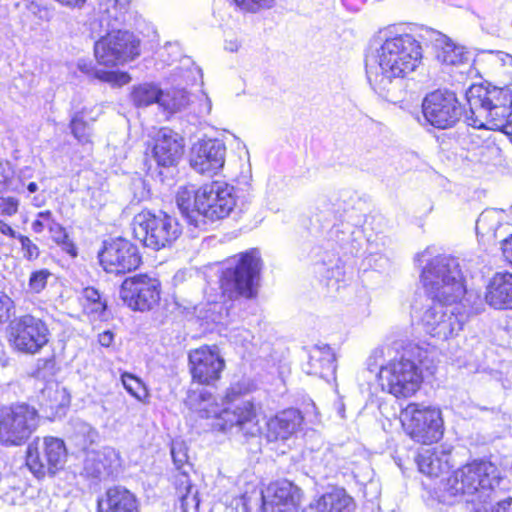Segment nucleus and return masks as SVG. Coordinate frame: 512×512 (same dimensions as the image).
<instances>
[{
	"label": "nucleus",
	"instance_id": "nucleus-1",
	"mask_svg": "<svg viewBox=\"0 0 512 512\" xmlns=\"http://www.w3.org/2000/svg\"><path fill=\"white\" fill-rule=\"evenodd\" d=\"M132 0H100L98 16L91 23L92 33L100 38L94 44L98 64L131 62L141 54V41L128 30L120 27L126 22V14Z\"/></svg>",
	"mask_w": 512,
	"mask_h": 512
},
{
	"label": "nucleus",
	"instance_id": "nucleus-2",
	"mask_svg": "<svg viewBox=\"0 0 512 512\" xmlns=\"http://www.w3.org/2000/svg\"><path fill=\"white\" fill-rule=\"evenodd\" d=\"M176 204L191 224L199 225L198 217L211 221L230 215L236 206L235 189L222 181L206 183L197 190L194 186H182L176 194Z\"/></svg>",
	"mask_w": 512,
	"mask_h": 512
},
{
	"label": "nucleus",
	"instance_id": "nucleus-3",
	"mask_svg": "<svg viewBox=\"0 0 512 512\" xmlns=\"http://www.w3.org/2000/svg\"><path fill=\"white\" fill-rule=\"evenodd\" d=\"M467 119L475 128L503 130L512 135V92L509 88L471 85L466 91Z\"/></svg>",
	"mask_w": 512,
	"mask_h": 512
},
{
	"label": "nucleus",
	"instance_id": "nucleus-4",
	"mask_svg": "<svg viewBox=\"0 0 512 512\" xmlns=\"http://www.w3.org/2000/svg\"><path fill=\"white\" fill-rule=\"evenodd\" d=\"M501 480L498 468L489 461H473L456 470L444 485V501L458 498L467 502H486Z\"/></svg>",
	"mask_w": 512,
	"mask_h": 512
},
{
	"label": "nucleus",
	"instance_id": "nucleus-5",
	"mask_svg": "<svg viewBox=\"0 0 512 512\" xmlns=\"http://www.w3.org/2000/svg\"><path fill=\"white\" fill-rule=\"evenodd\" d=\"M421 37L428 41L433 49L428 39V30ZM432 52L431 60L436 61L434 50ZM422 59L430 60L424 55L422 45L414 35H393L389 28L380 29L375 33L365 50V64H416Z\"/></svg>",
	"mask_w": 512,
	"mask_h": 512
},
{
	"label": "nucleus",
	"instance_id": "nucleus-6",
	"mask_svg": "<svg viewBox=\"0 0 512 512\" xmlns=\"http://www.w3.org/2000/svg\"><path fill=\"white\" fill-rule=\"evenodd\" d=\"M421 281L431 300L460 302L466 293L459 263L452 257L432 259L423 268Z\"/></svg>",
	"mask_w": 512,
	"mask_h": 512
},
{
	"label": "nucleus",
	"instance_id": "nucleus-7",
	"mask_svg": "<svg viewBox=\"0 0 512 512\" xmlns=\"http://www.w3.org/2000/svg\"><path fill=\"white\" fill-rule=\"evenodd\" d=\"M420 347L413 346L404 351L399 359L381 367L379 380L384 391L397 398H408L420 388L423 377L419 368L422 354Z\"/></svg>",
	"mask_w": 512,
	"mask_h": 512
},
{
	"label": "nucleus",
	"instance_id": "nucleus-8",
	"mask_svg": "<svg viewBox=\"0 0 512 512\" xmlns=\"http://www.w3.org/2000/svg\"><path fill=\"white\" fill-rule=\"evenodd\" d=\"M199 408L201 417H214L213 427L221 432L245 438L257 437L261 434V426L257 418L254 404L243 401L233 407L218 410L214 403L205 404Z\"/></svg>",
	"mask_w": 512,
	"mask_h": 512
},
{
	"label": "nucleus",
	"instance_id": "nucleus-9",
	"mask_svg": "<svg viewBox=\"0 0 512 512\" xmlns=\"http://www.w3.org/2000/svg\"><path fill=\"white\" fill-rule=\"evenodd\" d=\"M260 267V255L256 249L242 253L230 260L220 278L223 295L231 300L239 296L253 297L255 295V279L260 272Z\"/></svg>",
	"mask_w": 512,
	"mask_h": 512
},
{
	"label": "nucleus",
	"instance_id": "nucleus-10",
	"mask_svg": "<svg viewBox=\"0 0 512 512\" xmlns=\"http://www.w3.org/2000/svg\"><path fill=\"white\" fill-rule=\"evenodd\" d=\"M428 35L435 52V60L440 64H512V55L506 52L469 49L436 30L428 31Z\"/></svg>",
	"mask_w": 512,
	"mask_h": 512
},
{
	"label": "nucleus",
	"instance_id": "nucleus-11",
	"mask_svg": "<svg viewBox=\"0 0 512 512\" xmlns=\"http://www.w3.org/2000/svg\"><path fill=\"white\" fill-rule=\"evenodd\" d=\"M40 423L38 411L26 403L0 408V445L17 447L25 444Z\"/></svg>",
	"mask_w": 512,
	"mask_h": 512
},
{
	"label": "nucleus",
	"instance_id": "nucleus-12",
	"mask_svg": "<svg viewBox=\"0 0 512 512\" xmlns=\"http://www.w3.org/2000/svg\"><path fill=\"white\" fill-rule=\"evenodd\" d=\"M466 319L460 302L432 300L423 312L421 323L430 336L447 340L458 335Z\"/></svg>",
	"mask_w": 512,
	"mask_h": 512
},
{
	"label": "nucleus",
	"instance_id": "nucleus-13",
	"mask_svg": "<svg viewBox=\"0 0 512 512\" xmlns=\"http://www.w3.org/2000/svg\"><path fill=\"white\" fill-rule=\"evenodd\" d=\"M133 231L146 247L154 250L171 245L181 234L175 218L166 213L153 214L149 211H142L135 216Z\"/></svg>",
	"mask_w": 512,
	"mask_h": 512
},
{
	"label": "nucleus",
	"instance_id": "nucleus-14",
	"mask_svg": "<svg viewBox=\"0 0 512 512\" xmlns=\"http://www.w3.org/2000/svg\"><path fill=\"white\" fill-rule=\"evenodd\" d=\"M404 431L415 441L428 444L443 435V419L437 408L410 403L400 412Z\"/></svg>",
	"mask_w": 512,
	"mask_h": 512
},
{
	"label": "nucleus",
	"instance_id": "nucleus-15",
	"mask_svg": "<svg viewBox=\"0 0 512 512\" xmlns=\"http://www.w3.org/2000/svg\"><path fill=\"white\" fill-rule=\"evenodd\" d=\"M8 340L19 352L38 353L49 341V329L46 323L31 314L12 319L8 325Z\"/></svg>",
	"mask_w": 512,
	"mask_h": 512
},
{
	"label": "nucleus",
	"instance_id": "nucleus-16",
	"mask_svg": "<svg viewBox=\"0 0 512 512\" xmlns=\"http://www.w3.org/2000/svg\"><path fill=\"white\" fill-rule=\"evenodd\" d=\"M67 456L64 441L56 437L37 438L29 444L26 464L38 478L48 472L54 474L64 465Z\"/></svg>",
	"mask_w": 512,
	"mask_h": 512
},
{
	"label": "nucleus",
	"instance_id": "nucleus-17",
	"mask_svg": "<svg viewBox=\"0 0 512 512\" xmlns=\"http://www.w3.org/2000/svg\"><path fill=\"white\" fill-rule=\"evenodd\" d=\"M422 111L425 120L438 129L454 126L462 115L461 105L454 92L435 90L423 99Z\"/></svg>",
	"mask_w": 512,
	"mask_h": 512
},
{
	"label": "nucleus",
	"instance_id": "nucleus-18",
	"mask_svg": "<svg viewBox=\"0 0 512 512\" xmlns=\"http://www.w3.org/2000/svg\"><path fill=\"white\" fill-rule=\"evenodd\" d=\"M98 257L104 270L109 273L130 272L141 263L138 248L124 238L105 241Z\"/></svg>",
	"mask_w": 512,
	"mask_h": 512
},
{
	"label": "nucleus",
	"instance_id": "nucleus-19",
	"mask_svg": "<svg viewBox=\"0 0 512 512\" xmlns=\"http://www.w3.org/2000/svg\"><path fill=\"white\" fill-rule=\"evenodd\" d=\"M119 296L133 310H150L160 299L159 282L147 275L127 278L120 287Z\"/></svg>",
	"mask_w": 512,
	"mask_h": 512
},
{
	"label": "nucleus",
	"instance_id": "nucleus-20",
	"mask_svg": "<svg viewBox=\"0 0 512 512\" xmlns=\"http://www.w3.org/2000/svg\"><path fill=\"white\" fill-rule=\"evenodd\" d=\"M189 364L193 380L205 385L219 380L225 367L224 359L216 346H201L190 351Z\"/></svg>",
	"mask_w": 512,
	"mask_h": 512
},
{
	"label": "nucleus",
	"instance_id": "nucleus-21",
	"mask_svg": "<svg viewBox=\"0 0 512 512\" xmlns=\"http://www.w3.org/2000/svg\"><path fill=\"white\" fill-rule=\"evenodd\" d=\"M226 146L218 139L197 142L191 153L190 164L200 174H216L225 164Z\"/></svg>",
	"mask_w": 512,
	"mask_h": 512
},
{
	"label": "nucleus",
	"instance_id": "nucleus-22",
	"mask_svg": "<svg viewBox=\"0 0 512 512\" xmlns=\"http://www.w3.org/2000/svg\"><path fill=\"white\" fill-rule=\"evenodd\" d=\"M301 500V490L292 482L281 480L270 484L262 495L264 512H290L297 508Z\"/></svg>",
	"mask_w": 512,
	"mask_h": 512
},
{
	"label": "nucleus",
	"instance_id": "nucleus-23",
	"mask_svg": "<svg viewBox=\"0 0 512 512\" xmlns=\"http://www.w3.org/2000/svg\"><path fill=\"white\" fill-rule=\"evenodd\" d=\"M303 421L301 413L296 409H286L269 418L266 423L268 441H285L294 435Z\"/></svg>",
	"mask_w": 512,
	"mask_h": 512
},
{
	"label": "nucleus",
	"instance_id": "nucleus-24",
	"mask_svg": "<svg viewBox=\"0 0 512 512\" xmlns=\"http://www.w3.org/2000/svg\"><path fill=\"white\" fill-rule=\"evenodd\" d=\"M366 75L371 87L389 100L393 87L398 86L409 72L400 66H366Z\"/></svg>",
	"mask_w": 512,
	"mask_h": 512
},
{
	"label": "nucleus",
	"instance_id": "nucleus-25",
	"mask_svg": "<svg viewBox=\"0 0 512 512\" xmlns=\"http://www.w3.org/2000/svg\"><path fill=\"white\" fill-rule=\"evenodd\" d=\"M183 154L182 139L171 130H161L155 140L153 156L161 166H173Z\"/></svg>",
	"mask_w": 512,
	"mask_h": 512
},
{
	"label": "nucleus",
	"instance_id": "nucleus-26",
	"mask_svg": "<svg viewBox=\"0 0 512 512\" xmlns=\"http://www.w3.org/2000/svg\"><path fill=\"white\" fill-rule=\"evenodd\" d=\"M485 300L495 309H512V274H494L486 287Z\"/></svg>",
	"mask_w": 512,
	"mask_h": 512
},
{
	"label": "nucleus",
	"instance_id": "nucleus-27",
	"mask_svg": "<svg viewBox=\"0 0 512 512\" xmlns=\"http://www.w3.org/2000/svg\"><path fill=\"white\" fill-rule=\"evenodd\" d=\"M335 361V354L328 345H316L309 350L308 361L303 369L309 375L329 380L336 371Z\"/></svg>",
	"mask_w": 512,
	"mask_h": 512
},
{
	"label": "nucleus",
	"instance_id": "nucleus-28",
	"mask_svg": "<svg viewBox=\"0 0 512 512\" xmlns=\"http://www.w3.org/2000/svg\"><path fill=\"white\" fill-rule=\"evenodd\" d=\"M416 461L421 473L438 477L450 468V451L443 446L422 448Z\"/></svg>",
	"mask_w": 512,
	"mask_h": 512
},
{
	"label": "nucleus",
	"instance_id": "nucleus-29",
	"mask_svg": "<svg viewBox=\"0 0 512 512\" xmlns=\"http://www.w3.org/2000/svg\"><path fill=\"white\" fill-rule=\"evenodd\" d=\"M98 512H140L139 502L128 489L116 486L109 488L98 501Z\"/></svg>",
	"mask_w": 512,
	"mask_h": 512
},
{
	"label": "nucleus",
	"instance_id": "nucleus-30",
	"mask_svg": "<svg viewBox=\"0 0 512 512\" xmlns=\"http://www.w3.org/2000/svg\"><path fill=\"white\" fill-rule=\"evenodd\" d=\"M354 501L342 488L333 489L312 502L304 512H352Z\"/></svg>",
	"mask_w": 512,
	"mask_h": 512
},
{
	"label": "nucleus",
	"instance_id": "nucleus-31",
	"mask_svg": "<svg viewBox=\"0 0 512 512\" xmlns=\"http://www.w3.org/2000/svg\"><path fill=\"white\" fill-rule=\"evenodd\" d=\"M116 461V453L112 449L90 452L83 464V474L95 479H103L112 473V463Z\"/></svg>",
	"mask_w": 512,
	"mask_h": 512
},
{
	"label": "nucleus",
	"instance_id": "nucleus-32",
	"mask_svg": "<svg viewBox=\"0 0 512 512\" xmlns=\"http://www.w3.org/2000/svg\"><path fill=\"white\" fill-rule=\"evenodd\" d=\"M80 68L82 72L93 74L99 81L113 87H120L131 81V76L127 72L117 69V66H102L99 69L94 66H80Z\"/></svg>",
	"mask_w": 512,
	"mask_h": 512
},
{
	"label": "nucleus",
	"instance_id": "nucleus-33",
	"mask_svg": "<svg viewBox=\"0 0 512 512\" xmlns=\"http://www.w3.org/2000/svg\"><path fill=\"white\" fill-rule=\"evenodd\" d=\"M69 403L70 396L59 383L49 382L41 391V404L51 410L58 411Z\"/></svg>",
	"mask_w": 512,
	"mask_h": 512
},
{
	"label": "nucleus",
	"instance_id": "nucleus-34",
	"mask_svg": "<svg viewBox=\"0 0 512 512\" xmlns=\"http://www.w3.org/2000/svg\"><path fill=\"white\" fill-rule=\"evenodd\" d=\"M503 227L501 213L495 209L483 211L476 221V232L481 236L498 238V232Z\"/></svg>",
	"mask_w": 512,
	"mask_h": 512
},
{
	"label": "nucleus",
	"instance_id": "nucleus-35",
	"mask_svg": "<svg viewBox=\"0 0 512 512\" xmlns=\"http://www.w3.org/2000/svg\"><path fill=\"white\" fill-rule=\"evenodd\" d=\"M25 182L21 175L16 172L10 162H0V193L15 191L24 193Z\"/></svg>",
	"mask_w": 512,
	"mask_h": 512
},
{
	"label": "nucleus",
	"instance_id": "nucleus-36",
	"mask_svg": "<svg viewBox=\"0 0 512 512\" xmlns=\"http://www.w3.org/2000/svg\"><path fill=\"white\" fill-rule=\"evenodd\" d=\"M161 92L157 86L145 83L133 88L131 99L137 107H147L153 103L160 105Z\"/></svg>",
	"mask_w": 512,
	"mask_h": 512
},
{
	"label": "nucleus",
	"instance_id": "nucleus-37",
	"mask_svg": "<svg viewBox=\"0 0 512 512\" xmlns=\"http://www.w3.org/2000/svg\"><path fill=\"white\" fill-rule=\"evenodd\" d=\"M188 95L183 90L161 92L160 106L169 112L181 110L188 104Z\"/></svg>",
	"mask_w": 512,
	"mask_h": 512
},
{
	"label": "nucleus",
	"instance_id": "nucleus-38",
	"mask_svg": "<svg viewBox=\"0 0 512 512\" xmlns=\"http://www.w3.org/2000/svg\"><path fill=\"white\" fill-rule=\"evenodd\" d=\"M121 382L124 388L139 401H144L148 393L143 382L135 375L124 372L121 375Z\"/></svg>",
	"mask_w": 512,
	"mask_h": 512
},
{
	"label": "nucleus",
	"instance_id": "nucleus-39",
	"mask_svg": "<svg viewBox=\"0 0 512 512\" xmlns=\"http://www.w3.org/2000/svg\"><path fill=\"white\" fill-rule=\"evenodd\" d=\"M49 232L51 238L57 244L61 245L63 250L75 257L77 255L76 247L73 242L69 239L64 227L60 225L56 220L50 227Z\"/></svg>",
	"mask_w": 512,
	"mask_h": 512
},
{
	"label": "nucleus",
	"instance_id": "nucleus-40",
	"mask_svg": "<svg viewBox=\"0 0 512 512\" xmlns=\"http://www.w3.org/2000/svg\"><path fill=\"white\" fill-rule=\"evenodd\" d=\"M70 129L79 143L91 142V128L80 115L77 114L71 119Z\"/></svg>",
	"mask_w": 512,
	"mask_h": 512
},
{
	"label": "nucleus",
	"instance_id": "nucleus-41",
	"mask_svg": "<svg viewBox=\"0 0 512 512\" xmlns=\"http://www.w3.org/2000/svg\"><path fill=\"white\" fill-rule=\"evenodd\" d=\"M233 2L240 10L255 13L260 9L271 8L275 0H233Z\"/></svg>",
	"mask_w": 512,
	"mask_h": 512
},
{
	"label": "nucleus",
	"instance_id": "nucleus-42",
	"mask_svg": "<svg viewBox=\"0 0 512 512\" xmlns=\"http://www.w3.org/2000/svg\"><path fill=\"white\" fill-rule=\"evenodd\" d=\"M55 222V218L50 210L41 211L37 214L36 219L33 221L31 228L35 233H42L45 229L50 227Z\"/></svg>",
	"mask_w": 512,
	"mask_h": 512
},
{
	"label": "nucleus",
	"instance_id": "nucleus-43",
	"mask_svg": "<svg viewBox=\"0 0 512 512\" xmlns=\"http://www.w3.org/2000/svg\"><path fill=\"white\" fill-rule=\"evenodd\" d=\"M50 275L47 269L33 272L29 278V289L34 293L41 292L45 288Z\"/></svg>",
	"mask_w": 512,
	"mask_h": 512
},
{
	"label": "nucleus",
	"instance_id": "nucleus-44",
	"mask_svg": "<svg viewBox=\"0 0 512 512\" xmlns=\"http://www.w3.org/2000/svg\"><path fill=\"white\" fill-rule=\"evenodd\" d=\"M165 52L168 55L166 61L170 62V64H173L175 62H184V64L192 62V64H194V62L191 60L189 56L183 54L182 48L179 45V43H168L165 46Z\"/></svg>",
	"mask_w": 512,
	"mask_h": 512
},
{
	"label": "nucleus",
	"instance_id": "nucleus-45",
	"mask_svg": "<svg viewBox=\"0 0 512 512\" xmlns=\"http://www.w3.org/2000/svg\"><path fill=\"white\" fill-rule=\"evenodd\" d=\"M18 239L21 243V249L24 258L27 260H35L39 257L40 251L36 244H34L28 237L19 235Z\"/></svg>",
	"mask_w": 512,
	"mask_h": 512
},
{
	"label": "nucleus",
	"instance_id": "nucleus-46",
	"mask_svg": "<svg viewBox=\"0 0 512 512\" xmlns=\"http://www.w3.org/2000/svg\"><path fill=\"white\" fill-rule=\"evenodd\" d=\"M171 455L174 464L178 469H180L188 460L186 449L184 444L181 442H175L172 444Z\"/></svg>",
	"mask_w": 512,
	"mask_h": 512
},
{
	"label": "nucleus",
	"instance_id": "nucleus-47",
	"mask_svg": "<svg viewBox=\"0 0 512 512\" xmlns=\"http://www.w3.org/2000/svg\"><path fill=\"white\" fill-rule=\"evenodd\" d=\"M13 307V300L6 294H0V324L5 323L10 318Z\"/></svg>",
	"mask_w": 512,
	"mask_h": 512
},
{
	"label": "nucleus",
	"instance_id": "nucleus-48",
	"mask_svg": "<svg viewBox=\"0 0 512 512\" xmlns=\"http://www.w3.org/2000/svg\"><path fill=\"white\" fill-rule=\"evenodd\" d=\"M18 200L12 197L0 198V213L3 215H14L18 210Z\"/></svg>",
	"mask_w": 512,
	"mask_h": 512
},
{
	"label": "nucleus",
	"instance_id": "nucleus-49",
	"mask_svg": "<svg viewBox=\"0 0 512 512\" xmlns=\"http://www.w3.org/2000/svg\"><path fill=\"white\" fill-rule=\"evenodd\" d=\"M85 312L93 317L94 319H101L105 310H106V302H94L90 304H83Z\"/></svg>",
	"mask_w": 512,
	"mask_h": 512
},
{
	"label": "nucleus",
	"instance_id": "nucleus-50",
	"mask_svg": "<svg viewBox=\"0 0 512 512\" xmlns=\"http://www.w3.org/2000/svg\"><path fill=\"white\" fill-rule=\"evenodd\" d=\"M83 304H90L94 302H102V298L98 290L93 287H87L83 290Z\"/></svg>",
	"mask_w": 512,
	"mask_h": 512
},
{
	"label": "nucleus",
	"instance_id": "nucleus-51",
	"mask_svg": "<svg viewBox=\"0 0 512 512\" xmlns=\"http://www.w3.org/2000/svg\"><path fill=\"white\" fill-rule=\"evenodd\" d=\"M501 249L505 259L512 265V234L502 240Z\"/></svg>",
	"mask_w": 512,
	"mask_h": 512
},
{
	"label": "nucleus",
	"instance_id": "nucleus-52",
	"mask_svg": "<svg viewBox=\"0 0 512 512\" xmlns=\"http://www.w3.org/2000/svg\"><path fill=\"white\" fill-rule=\"evenodd\" d=\"M114 340V334L110 330H106L98 335V342L103 347H109Z\"/></svg>",
	"mask_w": 512,
	"mask_h": 512
},
{
	"label": "nucleus",
	"instance_id": "nucleus-53",
	"mask_svg": "<svg viewBox=\"0 0 512 512\" xmlns=\"http://www.w3.org/2000/svg\"><path fill=\"white\" fill-rule=\"evenodd\" d=\"M491 512H512V499L498 502L497 505L492 508Z\"/></svg>",
	"mask_w": 512,
	"mask_h": 512
},
{
	"label": "nucleus",
	"instance_id": "nucleus-54",
	"mask_svg": "<svg viewBox=\"0 0 512 512\" xmlns=\"http://www.w3.org/2000/svg\"><path fill=\"white\" fill-rule=\"evenodd\" d=\"M0 232L4 235H8L12 238H18L19 235L12 229L7 223L0 221Z\"/></svg>",
	"mask_w": 512,
	"mask_h": 512
},
{
	"label": "nucleus",
	"instance_id": "nucleus-55",
	"mask_svg": "<svg viewBox=\"0 0 512 512\" xmlns=\"http://www.w3.org/2000/svg\"><path fill=\"white\" fill-rule=\"evenodd\" d=\"M189 493H190V489L188 490V493L184 496L181 497V501H182V507L183 508H186L189 504H190V500L191 502H194L195 501V496H193L192 498L189 497Z\"/></svg>",
	"mask_w": 512,
	"mask_h": 512
},
{
	"label": "nucleus",
	"instance_id": "nucleus-56",
	"mask_svg": "<svg viewBox=\"0 0 512 512\" xmlns=\"http://www.w3.org/2000/svg\"><path fill=\"white\" fill-rule=\"evenodd\" d=\"M27 191L32 194L38 191V185L35 182H30L26 186Z\"/></svg>",
	"mask_w": 512,
	"mask_h": 512
},
{
	"label": "nucleus",
	"instance_id": "nucleus-57",
	"mask_svg": "<svg viewBox=\"0 0 512 512\" xmlns=\"http://www.w3.org/2000/svg\"><path fill=\"white\" fill-rule=\"evenodd\" d=\"M225 49L229 50L231 52L236 51L238 49V43L237 42H227L225 45Z\"/></svg>",
	"mask_w": 512,
	"mask_h": 512
},
{
	"label": "nucleus",
	"instance_id": "nucleus-58",
	"mask_svg": "<svg viewBox=\"0 0 512 512\" xmlns=\"http://www.w3.org/2000/svg\"><path fill=\"white\" fill-rule=\"evenodd\" d=\"M344 412H345L344 404L342 402H338V413L341 416V418L345 417Z\"/></svg>",
	"mask_w": 512,
	"mask_h": 512
},
{
	"label": "nucleus",
	"instance_id": "nucleus-59",
	"mask_svg": "<svg viewBox=\"0 0 512 512\" xmlns=\"http://www.w3.org/2000/svg\"><path fill=\"white\" fill-rule=\"evenodd\" d=\"M205 106H206V112L210 113L211 108H212V103H211V99L208 98L207 96H206V99H205Z\"/></svg>",
	"mask_w": 512,
	"mask_h": 512
},
{
	"label": "nucleus",
	"instance_id": "nucleus-60",
	"mask_svg": "<svg viewBox=\"0 0 512 512\" xmlns=\"http://www.w3.org/2000/svg\"><path fill=\"white\" fill-rule=\"evenodd\" d=\"M410 69H409V72H413L414 71V68L415 66H408Z\"/></svg>",
	"mask_w": 512,
	"mask_h": 512
}]
</instances>
